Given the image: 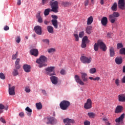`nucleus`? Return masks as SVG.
I'll return each instance as SVG.
<instances>
[{
    "label": "nucleus",
    "mask_w": 125,
    "mask_h": 125,
    "mask_svg": "<svg viewBox=\"0 0 125 125\" xmlns=\"http://www.w3.org/2000/svg\"><path fill=\"white\" fill-rule=\"evenodd\" d=\"M49 4L51 7V9L47 8L45 9V11H44V15L45 16H47V15H49V12H51V11L54 12V13H57V12H58L59 5L57 1H50Z\"/></svg>",
    "instance_id": "obj_1"
},
{
    "label": "nucleus",
    "mask_w": 125,
    "mask_h": 125,
    "mask_svg": "<svg viewBox=\"0 0 125 125\" xmlns=\"http://www.w3.org/2000/svg\"><path fill=\"white\" fill-rule=\"evenodd\" d=\"M81 78L83 81H82L81 78H80V76H79V75H75V80L76 83H79L80 85H84V83H86V82L88 81V78H87V74L84 73H81Z\"/></svg>",
    "instance_id": "obj_2"
},
{
    "label": "nucleus",
    "mask_w": 125,
    "mask_h": 125,
    "mask_svg": "<svg viewBox=\"0 0 125 125\" xmlns=\"http://www.w3.org/2000/svg\"><path fill=\"white\" fill-rule=\"evenodd\" d=\"M99 46L100 49H102L103 51H106V50H107V46H106V44H105V43H104L101 40H98L97 43H95L94 45V49L95 51H98Z\"/></svg>",
    "instance_id": "obj_3"
},
{
    "label": "nucleus",
    "mask_w": 125,
    "mask_h": 125,
    "mask_svg": "<svg viewBox=\"0 0 125 125\" xmlns=\"http://www.w3.org/2000/svg\"><path fill=\"white\" fill-rule=\"evenodd\" d=\"M46 62H47V58L43 55L41 56L39 59L36 60V63L39 64V67L40 68L47 66V64L45 63Z\"/></svg>",
    "instance_id": "obj_4"
},
{
    "label": "nucleus",
    "mask_w": 125,
    "mask_h": 125,
    "mask_svg": "<svg viewBox=\"0 0 125 125\" xmlns=\"http://www.w3.org/2000/svg\"><path fill=\"white\" fill-rule=\"evenodd\" d=\"M120 17V13L117 12H114L111 15H110L108 16V19L111 23L112 24H114L116 21H117V17Z\"/></svg>",
    "instance_id": "obj_5"
},
{
    "label": "nucleus",
    "mask_w": 125,
    "mask_h": 125,
    "mask_svg": "<svg viewBox=\"0 0 125 125\" xmlns=\"http://www.w3.org/2000/svg\"><path fill=\"white\" fill-rule=\"evenodd\" d=\"M71 103L70 102L66 100H63L60 104V107L62 110H65L69 108Z\"/></svg>",
    "instance_id": "obj_6"
},
{
    "label": "nucleus",
    "mask_w": 125,
    "mask_h": 125,
    "mask_svg": "<svg viewBox=\"0 0 125 125\" xmlns=\"http://www.w3.org/2000/svg\"><path fill=\"white\" fill-rule=\"evenodd\" d=\"M80 59L81 62L83 64H89L92 61V58L91 57H87L84 56H82Z\"/></svg>",
    "instance_id": "obj_7"
},
{
    "label": "nucleus",
    "mask_w": 125,
    "mask_h": 125,
    "mask_svg": "<svg viewBox=\"0 0 125 125\" xmlns=\"http://www.w3.org/2000/svg\"><path fill=\"white\" fill-rule=\"evenodd\" d=\"M55 67L54 66H50L45 68V71L47 75L49 76H55V72L54 71Z\"/></svg>",
    "instance_id": "obj_8"
},
{
    "label": "nucleus",
    "mask_w": 125,
    "mask_h": 125,
    "mask_svg": "<svg viewBox=\"0 0 125 125\" xmlns=\"http://www.w3.org/2000/svg\"><path fill=\"white\" fill-rule=\"evenodd\" d=\"M90 42L87 36H84L82 39L81 47L82 48H85V47H86V43H89Z\"/></svg>",
    "instance_id": "obj_9"
},
{
    "label": "nucleus",
    "mask_w": 125,
    "mask_h": 125,
    "mask_svg": "<svg viewBox=\"0 0 125 125\" xmlns=\"http://www.w3.org/2000/svg\"><path fill=\"white\" fill-rule=\"evenodd\" d=\"M47 120L48 121V122L46 123L47 125H54L57 124V120L53 117L47 118Z\"/></svg>",
    "instance_id": "obj_10"
},
{
    "label": "nucleus",
    "mask_w": 125,
    "mask_h": 125,
    "mask_svg": "<svg viewBox=\"0 0 125 125\" xmlns=\"http://www.w3.org/2000/svg\"><path fill=\"white\" fill-rule=\"evenodd\" d=\"M84 108L88 110L92 108V101L90 99H87L86 103L84 104Z\"/></svg>",
    "instance_id": "obj_11"
},
{
    "label": "nucleus",
    "mask_w": 125,
    "mask_h": 125,
    "mask_svg": "<svg viewBox=\"0 0 125 125\" xmlns=\"http://www.w3.org/2000/svg\"><path fill=\"white\" fill-rule=\"evenodd\" d=\"M8 85V91L9 95H15V86H13L12 87H10V84H9Z\"/></svg>",
    "instance_id": "obj_12"
},
{
    "label": "nucleus",
    "mask_w": 125,
    "mask_h": 125,
    "mask_svg": "<svg viewBox=\"0 0 125 125\" xmlns=\"http://www.w3.org/2000/svg\"><path fill=\"white\" fill-rule=\"evenodd\" d=\"M63 123L65 124V125H71V124H75V120L73 119L66 118L63 119Z\"/></svg>",
    "instance_id": "obj_13"
},
{
    "label": "nucleus",
    "mask_w": 125,
    "mask_h": 125,
    "mask_svg": "<svg viewBox=\"0 0 125 125\" xmlns=\"http://www.w3.org/2000/svg\"><path fill=\"white\" fill-rule=\"evenodd\" d=\"M34 31L37 35L41 36L42 35V27L41 26L37 25L34 27Z\"/></svg>",
    "instance_id": "obj_14"
},
{
    "label": "nucleus",
    "mask_w": 125,
    "mask_h": 125,
    "mask_svg": "<svg viewBox=\"0 0 125 125\" xmlns=\"http://www.w3.org/2000/svg\"><path fill=\"white\" fill-rule=\"evenodd\" d=\"M118 7L120 8V9H122L123 10L125 9V0H119Z\"/></svg>",
    "instance_id": "obj_15"
},
{
    "label": "nucleus",
    "mask_w": 125,
    "mask_h": 125,
    "mask_svg": "<svg viewBox=\"0 0 125 125\" xmlns=\"http://www.w3.org/2000/svg\"><path fill=\"white\" fill-rule=\"evenodd\" d=\"M101 24L104 27H106L108 24V19L106 17H104L101 20Z\"/></svg>",
    "instance_id": "obj_16"
},
{
    "label": "nucleus",
    "mask_w": 125,
    "mask_h": 125,
    "mask_svg": "<svg viewBox=\"0 0 125 125\" xmlns=\"http://www.w3.org/2000/svg\"><path fill=\"white\" fill-rule=\"evenodd\" d=\"M50 80L53 84H57L58 83V77L56 76H51Z\"/></svg>",
    "instance_id": "obj_17"
},
{
    "label": "nucleus",
    "mask_w": 125,
    "mask_h": 125,
    "mask_svg": "<svg viewBox=\"0 0 125 125\" xmlns=\"http://www.w3.org/2000/svg\"><path fill=\"white\" fill-rule=\"evenodd\" d=\"M31 66L28 64H24L23 66V69L26 73H30L31 72Z\"/></svg>",
    "instance_id": "obj_18"
},
{
    "label": "nucleus",
    "mask_w": 125,
    "mask_h": 125,
    "mask_svg": "<svg viewBox=\"0 0 125 125\" xmlns=\"http://www.w3.org/2000/svg\"><path fill=\"white\" fill-rule=\"evenodd\" d=\"M122 112H123V106L118 105L115 108V114H119V113H122Z\"/></svg>",
    "instance_id": "obj_19"
},
{
    "label": "nucleus",
    "mask_w": 125,
    "mask_h": 125,
    "mask_svg": "<svg viewBox=\"0 0 125 125\" xmlns=\"http://www.w3.org/2000/svg\"><path fill=\"white\" fill-rule=\"evenodd\" d=\"M30 54L37 57L39 55V50L37 49H33L30 50Z\"/></svg>",
    "instance_id": "obj_20"
},
{
    "label": "nucleus",
    "mask_w": 125,
    "mask_h": 125,
    "mask_svg": "<svg viewBox=\"0 0 125 125\" xmlns=\"http://www.w3.org/2000/svg\"><path fill=\"white\" fill-rule=\"evenodd\" d=\"M115 61L117 65H121L123 63V58L122 57H117L116 58Z\"/></svg>",
    "instance_id": "obj_21"
},
{
    "label": "nucleus",
    "mask_w": 125,
    "mask_h": 125,
    "mask_svg": "<svg viewBox=\"0 0 125 125\" xmlns=\"http://www.w3.org/2000/svg\"><path fill=\"white\" fill-rule=\"evenodd\" d=\"M115 49L113 46L109 47V55L110 57H114L115 56Z\"/></svg>",
    "instance_id": "obj_22"
},
{
    "label": "nucleus",
    "mask_w": 125,
    "mask_h": 125,
    "mask_svg": "<svg viewBox=\"0 0 125 125\" xmlns=\"http://www.w3.org/2000/svg\"><path fill=\"white\" fill-rule=\"evenodd\" d=\"M20 62V58L17 59L16 62H15V67L16 69H17L18 70H19V69L21 68L20 64H19Z\"/></svg>",
    "instance_id": "obj_23"
},
{
    "label": "nucleus",
    "mask_w": 125,
    "mask_h": 125,
    "mask_svg": "<svg viewBox=\"0 0 125 125\" xmlns=\"http://www.w3.org/2000/svg\"><path fill=\"white\" fill-rule=\"evenodd\" d=\"M125 118V114H122L120 117L118 118H117L115 120L116 123H121V122H123V121H124V119Z\"/></svg>",
    "instance_id": "obj_24"
},
{
    "label": "nucleus",
    "mask_w": 125,
    "mask_h": 125,
    "mask_svg": "<svg viewBox=\"0 0 125 125\" xmlns=\"http://www.w3.org/2000/svg\"><path fill=\"white\" fill-rule=\"evenodd\" d=\"M118 100L120 102H125V95L121 94L118 96Z\"/></svg>",
    "instance_id": "obj_25"
},
{
    "label": "nucleus",
    "mask_w": 125,
    "mask_h": 125,
    "mask_svg": "<svg viewBox=\"0 0 125 125\" xmlns=\"http://www.w3.org/2000/svg\"><path fill=\"white\" fill-rule=\"evenodd\" d=\"M92 30V26L91 25H88L86 27V33L88 35H90L91 34V30Z\"/></svg>",
    "instance_id": "obj_26"
},
{
    "label": "nucleus",
    "mask_w": 125,
    "mask_h": 125,
    "mask_svg": "<svg viewBox=\"0 0 125 125\" xmlns=\"http://www.w3.org/2000/svg\"><path fill=\"white\" fill-rule=\"evenodd\" d=\"M25 111H26V114L28 117H31L32 115V109H31L29 106H27L25 108Z\"/></svg>",
    "instance_id": "obj_27"
},
{
    "label": "nucleus",
    "mask_w": 125,
    "mask_h": 125,
    "mask_svg": "<svg viewBox=\"0 0 125 125\" xmlns=\"http://www.w3.org/2000/svg\"><path fill=\"white\" fill-rule=\"evenodd\" d=\"M51 22L54 28L57 29L58 28V21H57V20H52Z\"/></svg>",
    "instance_id": "obj_28"
},
{
    "label": "nucleus",
    "mask_w": 125,
    "mask_h": 125,
    "mask_svg": "<svg viewBox=\"0 0 125 125\" xmlns=\"http://www.w3.org/2000/svg\"><path fill=\"white\" fill-rule=\"evenodd\" d=\"M92 22H93V17L91 16L87 19V25H91Z\"/></svg>",
    "instance_id": "obj_29"
},
{
    "label": "nucleus",
    "mask_w": 125,
    "mask_h": 125,
    "mask_svg": "<svg viewBox=\"0 0 125 125\" xmlns=\"http://www.w3.org/2000/svg\"><path fill=\"white\" fill-rule=\"evenodd\" d=\"M47 29L48 33H50V34H53V33H54V31H53V27L51 25L48 26Z\"/></svg>",
    "instance_id": "obj_30"
},
{
    "label": "nucleus",
    "mask_w": 125,
    "mask_h": 125,
    "mask_svg": "<svg viewBox=\"0 0 125 125\" xmlns=\"http://www.w3.org/2000/svg\"><path fill=\"white\" fill-rule=\"evenodd\" d=\"M111 9L112 11H117V10H118L117 2H115L113 3V5L111 7Z\"/></svg>",
    "instance_id": "obj_31"
},
{
    "label": "nucleus",
    "mask_w": 125,
    "mask_h": 125,
    "mask_svg": "<svg viewBox=\"0 0 125 125\" xmlns=\"http://www.w3.org/2000/svg\"><path fill=\"white\" fill-rule=\"evenodd\" d=\"M36 18L38 20L39 23H42V18L41 16V13H39L38 15L36 16Z\"/></svg>",
    "instance_id": "obj_32"
},
{
    "label": "nucleus",
    "mask_w": 125,
    "mask_h": 125,
    "mask_svg": "<svg viewBox=\"0 0 125 125\" xmlns=\"http://www.w3.org/2000/svg\"><path fill=\"white\" fill-rule=\"evenodd\" d=\"M36 106L38 110H42V105L41 102L36 104Z\"/></svg>",
    "instance_id": "obj_33"
},
{
    "label": "nucleus",
    "mask_w": 125,
    "mask_h": 125,
    "mask_svg": "<svg viewBox=\"0 0 125 125\" xmlns=\"http://www.w3.org/2000/svg\"><path fill=\"white\" fill-rule=\"evenodd\" d=\"M12 75L14 77H16V76H18L19 73H18V70L17 69H14L12 72Z\"/></svg>",
    "instance_id": "obj_34"
},
{
    "label": "nucleus",
    "mask_w": 125,
    "mask_h": 125,
    "mask_svg": "<svg viewBox=\"0 0 125 125\" xmlns=\"http://www.w3.org/2000/svg\"><path fill=\"white\" fill-rule=\"evenodd\" d=\"M62 5H63V6H64L65 7H67V6H69V5H71V4L67 1H62Z\"/></svg>",
    "instance_id": "obj_35"
},
{
    "label": "nucleus",
    "mask_w": 125,
    "mask_h": 125,
    "mask_svg": "<svg viewBox=\"0 0 125 125\" xmlns=\"http://www.w3.org/2000/svg\"><path fill=\"white\" fill-rule=\"evenodd\" d=\"M88 116L90 118L94 119L95 118V113L93 112H89L88 113Z\"/></svg>",
    "instance_id": "obj_36"
},
{
    "label": "nucleus",
    "mask_w": 125,
    "mask_h": 125,
    "mask_svg": "<svg viewBox=\"0 0 125 125\" xmlns=\"http://www.w3.org/2000/svg\"><path fill=\"white\" fill-rule=\"evenodd\" d=\"M120 54L125 55V48H122L119 51Z\"/></svg>",
    "instance_id": "obj_37"
},
{
    "label": "nucleus",
    "mask_w": 125,
    "mask_h": 125,
    "mask_svg": "<svg viewBox=\"0 0 125 125\" xmlns=\"http://www.w3.org/2000/svg\"><path fill=\"white\" fill-rule=\"evenodd\" d=\"M124 47V45H123V43H118L117 44V49H122Z\"/></svg>",
    "instance_id": "obj_38"
},
{
    "label": "nucleus",
    "mask_w": 125,
    "mask_h": 125,
    "mask_svg": "<svg viewBox=\"0 0 125 125\" xmlns=\"http://www.w3.org/2000/svg\"><path fill=\"white\" fill-rule=\"evenodd\" d=\"M90 74H94V73H96V68H91L89 70Z\"/></svg>",
    "instance_id": "obj_39"
},
{
    "label": "nucleus",
    "mask_w": 125,
    "mask_h": 125,
    "mask_svg": "<svg viewBox=\"0 0 125 125\" xmlns=\"http://www.w3.org/2000/svg\"><path fill=\"white\" fill-rule=\"evenodd\" d=\"M18 56V52H17L16 54H13L12 55V59L13 60H15V59H16V58H17Z\"/></svg>",
    "instance_id": "obj_40"
},
{
    "label": "nucleus",
    "mask_w": 125,
    "mask_h": 125,
    "mask_svg": "<svg viewBox=\"0 0 125 125\" xmlns=\"http://www.w3.org/2000/svg\"><path fill=\"white\" fill-rule=\"evenodd\" d=\"M0 79L1 80H5V76H4V74L3 73H0Z\"/></svg>",
    "instance_id": "obj_41"
},
{
    "label": "nucleus",
    "mask_w": 125,
    "mask_h": 125,
    "mask_svg": "<svg viewBox=\"0 0 125 125\" xmlns=\"http://www.w3.org/2000/svg\"><path fill=\"white\" fill-rule=\"evenodd\" d=\"M74 36L75 37V41L76 42H79V35L77 34H74Z\"/></svg>",
    "instance_id": "obj_42"
},
{
    "label": "nucleus",
    "mask_w": 125,
    "mask_h": 125,
    "mask_svg": "<svg viewBox=\"0 0 125 125\" xmlns=\"http://www.w3.org/2000/svg\"><path fill=\"white\" fill-rule=\"evenodd\" d=\"M54 51H55V49H54L53 48H51L48 49V52L49 53H51L52 52H54Z\"/></svg>",
    "instance_id": "obj_43"
},
{
    "label": "nucleus",
    "mask_w": 125,
    "mask_h": 125,
    "mask_svg": "<svg viewBox=\"0 0 125 125\" xmlns=\"http://www.w3.org/2000/svg\"><path fill=\"white\" fill-rule=\"evenodd\" d=\"M84 35V32L82 31L79 33V38H83V36Z\"/></svg>",
    "instance_id": "obj_44"
},
{
    "label": "nucleus",
    "mask_w": 125,
    "mask_h": 125,
    "mask_svg": "<svg viewBox=\"0 0 125 125\" xmlns=\"http://www.w3.org/2000/svg\"><path fill=\"white\" fill-rule=\"evenodd\" d=\"M25 91L27 93L31 92V89H30V87L29 86H27L25 88Z\"/></svg>",
    "instance_id": "obj_45"
},
{
    "label": "nucleus",
    "mask_w": 125,
    "mask_h": 125,
    "mask_svg": "<svg viewBox=\"0 0 125 125\" xmlns=\"http://www.w3.org/2000/svg\"><path fill=\"white\" fill-rule=\"evenodd\" d=\"M51 17L53 19V20H57L58 19V17L55 15H52Z\"/></svg>",
    "instance_id": "obj_46"
},
{
    "label": "nucleus",
    "mask_w": 125,
    "mask_h": 125,
    "mask_svg": "<svg viewBox=\"0 0 125 125\" xmlns=\"http://www.w3.org/2000/svg\"><path fill=\"white\" fill-rule=\"evenodd\" d=\"M88 3H89V0H85L84 2L85 6H87V5H88Z\"/></svg>",
    "instance_id": "obj_47"
},
{
    "label": "nucleus",
    "mask_w": 125,
    "mask_h": 125,
    "mask_svg": "<svg viewBox=\"0 0 125 125\" xmlns=\"http://www.w3.org/2000/svg\"><path fill=\"white\" fill-rule=\"evenodd\" d=\"M48 2V0H42V5H44V4H46Z\"/></svg>",
    "instance_id": "obj_48"
},
{
    "label": "nucleus",
    "mask_w": 125,
    "mask_h": 125,
    "mask_svg": "<svg viewBox=\"0 0 125 125\" xmlns=\"http://www.w3.org/2000/svg\"><path fill=\"white\" fill-rule=\"evenodd\" d=\"M115 83L116 84V85H117V86H119V85H120L119 83H120V80H119V79H117L115 80Z\"/></svg>",
    "instance_id": "obj_49"
},
{
    "label": "nucleus",
    "mask_w": 125,
    "mask_h": 125,
    "mask_svg": "<svg viewBox=\"0 0 125 125\" xmlns=\"http://www.w3.org/2000/svg\"><path fill=\"white\" fill-rule=\"evenodd\" d=\"M60 73L61 75H66V70L64 69H62Z\"/></svg>",
    "instance_id": "obj_50"
},
{
    "label": "nucleus",
    "mask_w": 125,
    "mask_h": 125,
    "mask_svg": "<svg viewBox=\"0 0 125 125\" xmlns=\"http://www.w3.org/2000/svg\"><path fill=\"white\" fill-rule=\"evenodd\" d=\"M42 42H45L46 43H47L48 44V43H49V40L48 39H43L42 40Z\"/></svg>",
    "instance_id": "obj_51"
},
{
    "label": "nucleus",
    "mask_w": 125,
    "mask_h": 125,
    "mask_svg": "<svg viewBox=\"0 0 125 125\" xmlns=\"http://www.w3.org/2000/svg\"><path fill=\"white\" fill-rule=\"evenodd\" d=\"M20 42H21V38H20V36H18L16 40V42H17L18 43H19Z\"/></svg>",
    "instance_id": "obj_52"
},
{
    "label": "nucleus",
    "mask_w": 125,
    "mask_h": 125,
    "mask_svg": "<svg viewBox=\"0 0 125 125\" xmlns=\"http://www.w3.org/2000/svg\"><path fill=\"white\" fill-rule=\"evenodd\" d=\"M84 125H90V122L86 120L85 122H84Z\"/></svg>",
    "instance_id": "obj_53"
},
{
    "label": "nucleus",
    "mask_w": 125,
    "mask_h": 125,
    "mask_svg": "<svg viewBox=\"0 0 125 125\" xmlns=\"http://www.w3.org/2000/svg\"><path fill=\"white\" fill-rule=\"evenodd\" d=\"M0 121L1 122V123H3V124H5V123H6L5 122V120H4L2 117L0 118Z\"/></svg>",
    "instance_id": "obj_54"
},
{
    "label": "nucleus",
    "mask_w": 125,
    "mask_h": 125,
    "mask_svg": "<svg viewBox=\"0 0 125 125\" xmlns=\"http://www.w3.org/2000/svg\"><path fill=\"white\" fill-rule=\"evenodd\" d=\"M4 30V31H8V30H9V26L7 25L5 26Z\"/></svg>",
    "instance_id": "obj_55"
},
{
    "label": "nucleus",
    "mask_w": 125,
    "mask_h": 125,
    "mask_svg": "<svg viewBox=\"0 0 125 125\" xmlns=\"http://www.w3.org/2000/svg\"><path fill=\"white\" fill-rule=\"evenodd\" d=\"M19 115L20 117H21V118H23V117H24V112H21L20 113H19Z\"/></svg>",
    "instance_id": "obj_56"
},
{
    "label": "nucleus",
    "mask_w": 125,
    "mask_h": 125,
    "mask_svg": "<svg viewBox=\"0 0 125 125\" xmlns=\"http://www.w3.org/2000/svg\"><path fill=\"white\" fill-rule=\"evenodd\" d=\"M0 109L3 110L4 109V106L3 104H0Z\"/></svg>",
    "instance_id": "obj_57"
},
{
    "label": "nucleus",
    "mask_w": 125,
    "mask_h": 125,
    "mask_svg": "<svg viewBox=\"0 0 125 125\" xmlns=\"http://www.w3.org/2000/svg\"><path fill=\"white\" fill-rule=\"evenodd\" d=\"M18 2L17 3V5H21V0H17Z\"/></svg>",
    "instance_id": "obj_58"
},
{
    "label": "nucleus",
    "mask_w": 125,
    "mask_h": 125,
    "mask_svg": "<svg viewBox=\"0 0 125 125\" xmlns=\"http://www.w3.org/2000/svg\"><path fill=\"white\" fill-rule=\"evenodd\" d=\"M100 78L99 77H96L95 78H94V81H99Z\"/></svg>",
    "instance_id": "obj_59"
},
{
    "label": "nucleus",
    "mask_w": 125,
    "mask_h": 125,
    "mask_svg": "<svg viewBox=\"0 0 125 125\" xmlns=\"http://www.w3.org/2000/svg\"><path fill=\"white\" fill-rule=\"evenodd\" d=\"M42 93L43 95H46V91L45 90H42Z\"/></svg>",
    "instance_id": "obj_60"
},
{
    "label": "nucleus",
    "mask_w": 125,
    "mask_h": 125,
    "mask_svg": "<svg viewBox=\"0 0 125 125\" xmlns=\"http://www.w3.org/2000/svg\"><path fill=\"white\" fill-rule=\"evenodd\" d=\"M100 4H101V5H103V4H104V0H101Z\"/></svg>",
    "instance_id": "obj_61"
},
{
    "label": "nucleus",
    "mask_w": 125,
    "mask_h": 125,
    "mask_svg": "<svg viewBox=\"0 0 125 125\" xmlns=\"http://www.w3.org/2000/svg\"><path fill=\"white\" fill-rule=\"evenodd\" d=\"M49 23V22H48V21L45 20L44 21V24H45V25H47V24H48Z\"/></svg>",
    "instance_id": "obj_62"
},
{
    "label": "nucleus",
    "mask_w": 125,
    "mask_h": 125,
    "mask_svg": "<svg viewBox=\"0 0 125 125\" xmlns=\"http://www.w3.org/2000/svg\"><path fill=\"white\" fill-rule=\"evenodd\" d=\"M103 121H104V122H107L108 119H107V118L105 117L103 118Z\"/></svg>",
    "instance_id": "obj_63"
},
{
    "label": "nucleus",
    "mask_w": 125,
    "mask_h": 125,
    "mask_svg": "<svg viewBox=\"0 0 125 125\" xmlns=\"http://www.w3.org/2000/svg\"><path fill=\"white\" fill-rule=\"evenodd\" d=\"M105 125H111V123H110V122H105Z\"/></svg>",
    "instance_id": "obj_64"
}]
</instances>
